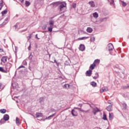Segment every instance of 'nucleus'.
I'll list each match as a JSON object with an SVG mask.
<instances>
[{"mask_svg":"<svg viewBox=\"0 0 129 129\" xmlns=\"http://www.w3.org/2000/svg\"><path fill=\"white\" fill-rule=\"evenodd\" d=\"M93 17L94 18H97L98 17V13L97 12H95L93 14Z\"/></svg>","mask_w":129,"mask_h":129,"instance_id":"c756f323","label":"nucleus"},{"mask_svg":"<svg viewBox=\"0 0 129 129\" xmlns=\"http://www.w3.org/2000/svg\"><path fill=\"white\" fill-rule=\"evenodd\" d=\"M36 116L37 118H39V117H42L43 116V113L37 112L36 114Z\"/></svg>","mask_w":129,"mask_h":129,"instance_id":"dca6fc26","label":"nucleus"},{"mask_svg":"<svg viewBox=\"0 0 129 129\" xmlns=\"http://www.w3.org/2000/svg\"><path fill=\"white\" fill-rule=\"evenodd\" d=\"M49 25L50 27H53V26H54V21L50 20H49Z\"/></svg>","mask_w":129,"mask_h":129,"instance_id":"7c9ffc66","label":"nucleus"},{"mask_svg":"<svg viewBox=\"0 0 129 129\" xmlns=\"http://www.w3.org/2000/svg\"><path fill=\"white\" fill-rule=\"evenodd\" d=\"M101 111L97 107H96L93 109L92 112L94 115H96L97 112H100Z\"/></svg>","mask_w":129,"mask_h":129,"instance_id":"39448f33","label":"nucleus"},{"mask_svg":"<svg viewBox=\"0 0 129 129\" xmlns=\"http://www.w3.org/2000/svg\"><path fill=\"white\" fill-rule=\"evenodd\" d=\"M21 68H25V66H20V67L17 69V70H19V69H21Z\"/></svg>","mask_w":129,"mask_h":129,"instance_id":"864d4df0","label":"nucleus"},{"mask_svg":"<svg viewBox=\"0 0 129 129\" xmlns=\"http://www.w3.org/2000/svg\"><path fill=\"white\" fill-rule=\"evenodd\" d=\"M31 45H32V43H30L28 47V51H31Z\"/></svg>","mask_w":129,"mask_h":129,"instance_id":"de8ad7c7","label":"nucleus"},{"mask_svg":"<svg viewBox=\"0 0 129 129\" xmlns=\"http://www.w3.org/2000/svg\"><path fill=\"white\" fill-rule=\"evenodd\" d=\"M107 91H108V88L107 87H103L100 90L101 93H102V92H107Z\"/></svg>","mask_w":129,"mask_h":129,"instance_id":"0eeeda50","label":"nucleus"},{"mask_svg":"<svg viewBox=\"0 0 129 129\" xmlns=\"http://www.w3.org/2000/svg\"><path fill=\"white\" fill-rule=\"evenodd\" d=\"M10 19V16H8L7 18H6L4 20V22L1 24L2 26H5V25H7V24L9 23V21Z\"/></svg>","mask_w":129,"mask_h":129,"instance_id":"423d86ee","label":"nucleus"},{"mask_svg":"<svg viewBox=\"0 0 129 129\" xmlns=\"http://www.w3.org/2000/svg\"><path fill=\"white\" fill-rule=\"evenodd\" d=\"M47 28V25H44L42 27V30H46V28Z\"/></svg>","mask_w":129,"mask_h":129,"instance_id":"09e8293b","label":"nucleus"},{"mask_svg":"<svg viewBox=\"0 0 129 129\" xmlns=\"http://www.w3.org/2000/svg\"><path fill=\"white\" fill-rule=\"evenodd\" d=\"M71 114L73 116H77V115H78V112H77V111L75 110L74 109L72 110Z\"/></svg>","mask_w":129,"mask_h":129,"instance_id":"1a4fd4ad","label":"nucleus"},{"mask_svg":"<svg viewBox=\"0 0 129 129\" xmlns=\"http://www.w3.org/2000/svg\"><path fill=\"white\" fill-rule=\"evenodd\" d=\"M61 1L53 2L51 5H53V6H59V4H61Z\"/></svg>","mask_w":129,"mask_h":129,"instance_id":"412c9836","label":"nucleus"},{"mask_svg":"<svg viewBox=\"0 0 129 129\" xmlns=\"http://www.w3.org/2000/svg\"><path fill=\"white\" fill-rule=\"evenodd\" d=\"M109 120H111V119H113V115H111L110 113L109 114Z\"/></svg>","mask_w":129,"mask_h":129,"instance_id":"473e14b6","label":"nucleus"},{"mask_svg":"<svg viewBox=\"0 0 129 129\" xmlns=\"http://www.w3.org/2000/svg\"><path fill=\"white\" fill-rule=\"evenodd\" d=\"M22 64H23L24 66L27 65V61L26 60H23Z\"/></svg>","mask_w":129,"mask_h":129,"instance_id":"603ef678","label":"nucleus"},{"mask_svg":"<svg viewBox=\"0 0 129 129\" xmlns=\"http://www.w3.org/2000/svg\"><path fill=\"white\" fill-rule=\"evenodd\" d=\"M27 30H28V29H26L20 31V33H23L24 32H26Z\"/></svg>","mask_w":129,"mask_h":129,"instance_id":"6e6d98bb","label":"nucleus"},{"mask_svg":"<svg viewBox=\"0 0 129 129\" xmlns=\"http://www.w3.org/2000/svg\"><path fill=\"white\" fill-rule=\"evenodd\" d=\"M24 0H19V2H21V4H23L24 3Z\"/></svg>","mask_w":129,"mask_h":129,"instance_id":"69168bd1","label":"nucleus"},{"mask_svg":"<svg viewBox=\"0 0 129 129\" xmlns=\"http://www.w3.org/2000/svg\"><path fill=\"white\" fill-rule=\"evenodd\" d=\"M93 29L91 27H88L87 29V32L88 33H92Z\"/></svg>","mask_w":129,"mask_h":129,"instance_id":"b1692460","label":"nucleus"},{"mask_svg":"<svg viewBox=\"0 0 129 129\" xmlns=\"http://www.w3.org/2000/svg\"><path fill=\"white\" fill-rule=\"evenodd\" d=\"M72 8H74V9H75V8H76V3H73L72 4Z\"/></svg>","mask_w":129,"mask_h":129,"instance_id":"8fccbe9b","label":"nucleus"},{"mask_svg":"<svg viewBox=\"0 0 129 129\" xmlns=\"http://www.w3.org/2000/svg\"><path fill=\"white\" fill-rule=\"evenodd\" d=\"M0 112L1 113L5 114L6 112H7V109H0Z\"/></svg>","mask_w":129,"mask_h":129,"instance_id":"bb28decb","label":"nucleus"},{"mask_svg":"<svg viewBox=\"0 0 129 129\" xmlns=\"http://www.w3.org/2000/svg\"><path fill=\"white\" fill-rule=\"evenodd\" d=\"M2 87H3V84L2 83H0V89H3L2 88Z\"/></svg>","mask_w":129,"mask_h":129,"instance_id":"680f3d73","label":"nucleus"},{"mask_svg":"<svg viewBox=\"0 0 129 129\" xmlns=\"http://www.w3.org/2000/svg\"><path fill=\"white\" fill-rule=\"evenodd\" d=\"M3 52H4V49L2 47H0V53H3Z\"/></svg>","mask_w":129,"mask_h":129,"instance_id":"4d7b16f0","label":"nucleus"},{"mask_svg":"<svg viewBox=\"0 0 129 129\" xmlns=\"http://www.w3.org/2000/svg\"><path fill=\"white\" fill-rule=\"evenodd\" d=\"M68 85V89H70V88H71V87H72V84L70 83V84H67Z\"/></svg>","mask_w":129,"mask_h":129,"instance_id":"4c0bfd02","label":"nucleus"},{"mask_svg":"<svg viewBox=\"0 0 129 129\" xmlns=\"http://www.w3.org/2000/svg\"><path fill=\"white\" fill-rule=\"evenodd\" d=\"M1 14L3 16V17H4L5 16V15L8 14V10L6 9L4 11H2L1 12Z\"/></svg>","mask_w":129,"mask_h":129,"instance_id":"5701e85b","label":"nucleus"},{"mask_svg":"<svg viewBox=\"0 0 129 129\" xmlns=\"http://www.w3.org/2000/svg\"><path fill=\"white\" fill-rule=\"evenodd\" d=\"M64 65L68 66V65H70V63H69V60H66L64 62Z\"/></svg>","mask_w":129,"mask_h":129,"instance_id":"ea45409f","label":"nucleus"},{"mask_svg":"<svg viewBox=\"0 0 129 129\" xmlns=\"http://www.w3.org/2000/svg\"><path fill=\"white\" fill-rule=\"evenodd\" d=\"M89 5L91 7V8H95V4H94V2L93 1H90L88 3Z\"/></svg>","mask_w":129,"mask_h":129,"instance_id":"2eb2a0df","label":"nucleus"},{"mask_svg":"<svg viewBox=\"0 0 129 129\" xmlns=\"http://www.w3.org/2000/svg\"><path fill=\"white\" fill-rule=\"evenodd\" d=\"M56 115V113H54L53 114H52V115L49 116V117H53V116H55Z\"/></svg>","mask_w":129,"mask_h":129,"instance_id":"5fc2aeb1","label":"nucleus"},{"mask_svg":"<svg viewBox=\"0 0 129 129\" xmlns=\"http://www.w3.org/2000/svg\"><path fill=\"white\" fill-rule=\"evenodd\" d=\"M89 38V37H83L78 38V40H86V39Z\"/></svg>","mask_w":129,"mask_h":129,"instance_id":"2f4dec72","label":"nucleus"},{"mask_svg":"<svg viewBox=\"0 0 129 129\" xmlns=\"http://www.w3.org/2000/svg\"><path fill=\"white\" fill-rule=\"evenodd\" d=\"M59 5H60V6L58 7V10L59 12H61L62 11H63V8H65V7L67 6V4L66 2H61V3Z\"/></svg>","mask_w":129,"mask_h":129,"instance_id":"f03ea898","label":"nucleus"},{"mask_svg":"<svg viewBox=\"0 0 129 129\" xmlns=\"http://www.w3.org/2000/svg\"><path fill=\"white\" fill-rule=\"evenodd\" d=\"M34 56L33 55H32V52H30V54L28 58H26V60H30V64H29V69L30 70V71H32L33 69H35L36 68V67L35 66V64H34V60H33V58Z\"/></svg>","mask_w":129,"mask_h":129,"instance_id":"f257e3e1","label":"nucleus"},{"mask_svg":"<svg viewBox=\"0 0 129 129\" xmlns=\"http://www.w3.org/2000/svg\"><path fill=\"white\" fill-rule=\"evenodd\" d=\"M63 88H64V89H68V85L67 84H65L63 86H62Z\"/></svg>","mask_w":129,"mask_h":129,"instance_id":"49530a36","label":"nucleus"},{"mask_svg":"<svg viewBox=\"0 0 129 129\" xmlns=\"http://www.w3.org/2000/svg\"><path fill=\"white\" fill-rule=\"evenodd\" d=\"M12 67L13 64H12V63L10 62H7L5 67L6 71H8V72H9V71H10V70L11 69V68H12Z\"/></svg>","mask_w":129,"mask_h":129,"instance_id":"20e7f679","label":"nucleus"},{"mask_svg":"<svg viewBox=\"0 0 129 129\" xmlns=\"http://www.w3.org/2000/svg\"><path fill=\"white\" fill-rule=\"evenodd\" d=\"M32 36H33V33L29 34V36L27 37L28 40H31L32 39Z\"/></svg>","mask_w":129,"mask_h":129,"instance_id":"a19ab883","label":"nucleus"},{"mask_svg":"<svg viewBox=\"0 0 129 129\" xmlns=\"http://www.w3.org/2000/svg\"><path fill=\"white\" fill-rule=\"evenodd\" d=\"M122 89H123L124 90L125 89H128L129 88V85L127 84L126 86L121 87Z\"/></svg>","mask_w":129,"mask_h":129,"instance_id":"cd10ccee","label":"nucleus"},{"mask_svg":"<svg viewBox=\"0 0 129 129\" xmlns=\"http://www.w3.org/2000/svg\"><path fill=\"white\" fill-rule=\"evenodd\" d=\"M3 119H4L5 121H8L9 119H10V116L8 114H6L4 115Z\"/></svg>","mask_w":129,"mask_h":129,"instance_id":"9b49d317","label":"nucleus"},{"mask_svg":"<svg viewBox=\"0 0 129 129\" xmlns=\"http://www.w3.org/2000/svg\"><path fill=\"white\" fill-rule=\"evenodd\" d=\"M121 104L123 107V109H124V110L126 109V106H127L126 103H123Z\"/></svg>","mask_w":129,"mask_h":129,"instance_id":"c85d7f7f","label":"nucleus"},{"mask_svg":"<svg viewBox=\"0 0 129 129\" xmlns=\"http://www.w3.org/2000/svg\"><path fill=\"white\" fill-rule=\"evenodd\" d=\"M108 103L109 104H111V101L108 100Z\"/></svg>","mask_w":129,"mask_h":129,"instance_id":"e2e57ef3","label":"nucleus"},{"mask_svg":"<svg viewBox=\"0 0 129 129\" xmlns=\"http://www.w3.org/2000/svg\"><path fill=\"white\" fill-rule=\"evenodd\" d=\"M79 49L80 51H85V45H84V44H81L80 45Z\"/></svg>","mask_w":129,"mask_h":129,"instance_id":"f8f14e48","label":"nucleus"},{"mask_svg":"<svg viewBox=\"0 0 129 129\" xmlns=\"http://www.w3.org/2000/svg\"><path fill=\"white\" fill-rule=\"evenodd\" d=\"M16 123L17 125H20V124H21V123H20V119L18 117L16 118Z\"/></svg>","mask_w":129,"mask_h":129,"instance_id":"4be33fe9","label":"nucleus"},{"mask_svg":"<svg viewBox=\"0 0 129 129\" xmlns=\"http://www.w3.org/2000/svg\"><path fill=\"white\" fill-rule=\"evenodd\" d=\"M45 119H51V117H50V116H49L48 117H46L45 118Z\"/></svg>","mask_w":129,"mask_h":129,"instance_id":"052dcab7","label":"nucleus"},{"mask_svg":"<svg viewBox=\"0 0 129 129\" xmlns=\"http://www.w3.org/2000/svg\"><path fill=\"white\" fill-rule=\"evenodd\" d=\"M79 108H78V107H74V109H79Z\"/></svg>","mask_w":129,"mask_h":129,"instance_id":"774afa93","label":"nucleus"},{"mask_svg":"<svg viewBox=\"0 0 129 129\" xmlns=\"http://www.w3.org/2000/svg\"><path fill=\"white\" fill-rule=\"evenodd\" d=\"M12 86L13 87V89H17L18 88L19 85H18V83H14L12 84Z\"/></svg>","mask_w":129,"mask_h":129,"instance_id":"4468645a","label":"nucleus"},{"mask_svg":"<svg viewBox=\"0 0 129 129\" xmlns=\"http://www.w3.org/2000/svg\"><path fill=\"white\" fill-rule=\"evenodd\" d=\"M6 123V121L3 119H1L0 120V124H4V123Z\"/></svg>","mask_w":129,"mask_h":129,"instance_id":"f704fd0d","label":"nucleus"},{"mask_svg":"<svg viewBox=\"0 0 129 129\" xmlns=\"http://www.w3.org/2000/svg\"><path fill=\"white\" fill-rule=\"evenodd\" d=\"M95 75H97V76H95L93 77V78L95 80V79H97V78H99V74H98V73H97V72L95 73Z\"/></svg>","mask_w":129,"mask_h":129,"instance_id":"393cba45","label":"nucleus"},{"mask_svg":"<svg viewBox=\"0 0 129 129\" xmlns=\"http://www.w3.org/2000/svg\"><path fill=\"white\" fill-rule=\"evenodd\" d=\"M48 32H50V33H51L52 31H53V27H48Z\"/></svg>","mask_w":129,"mask_h":129,"instance_id":"c03bdc74","label":"nucleus"},{"mask_svg":"<svg viewBox=\"0 0 129 129\" xmlns=\"http://www.w3.org/2000/svg\"><path fill=\"white\" fill-rule=\"evenodd\" d=\"M102 119H103V120H107V117L105 113H103Z\"/></svg>","mask_w":129,"mask_h":129,"instance_id":"a878e982","label":"nucleus"},{"mask_svg":"<svg viewBox=\"0 0 129 129\" xmlns=\"http://www.w3.org/2000/svg\"><path fill=\"white\" fill-rule=\"evenodd\" d=\"M110 5H113L114 6V0H112V1L110 3Z\"/></svg>","mask_w":129,"mask_h":129,"instance_id":"3c124183","label":"nucleus"},{"mask_svg":"<svg viewBox=\"0 0 129 129\" xmlns=\"http://www.w3.org/2000/svg\"><path fill=\"white\" fill-rule=\"evenodd\" d=\"M78 106L80 107H82V104H79Z\"/></svg>","mask_w":129,"mask_h":129,"instance_id":"0e129e2a","label":"nucleus"},{"mask_svg":"<svg viewBox=\"0 0 129 129\" xmlns=\"http://www.w3.org/2000/svg\"><path fill=\"white\" fill-rule=\"evenodd\" d=\"M92 75V70H89L86 71V76H88L89 77H90Z\"/></svg>","mask_w":129,"mask_h":129,"instance_id":"6e6552de","label":"nucleus"},{"mask_svg":"<svg viewBox=\"0 0 129 129\" xmlns=\"http://www.w3.org/2000/svg\"><path fill=\"white\" fill-rule=\"evenodd\" d=\"M3 3H4V1H2V3H0V10H2L4 7V4Z\"/></svg>","mask_w":129,"mask_h":129,"instance_id":"58836bf2","label":"nucleus"},{"mask_svg":"<svg viewBox=\"0 0 129 129\" xmlns=\"http://www.w3.org/2000/svg\"><path fill=\"white\" fill-rule=\"evenodd\" d=\"M106 109H107V110L108 111H112V104L106 107Z\"/></svg>","mask_w":129,"mask_h":129,"instance_id":"f3484780","label":"nucleus"},{"mask_svg":"<svg viewBox=\"0 0 129 129\" xmlns=\"http://www.w3.org/2000/svg\"><path fill=\"white\" fill-rule=\"evenodd\" d=\"M35 38H36V39H37V40H40V38H39L38 37V34H36V35H35Z\"/></svg>","mask_w":129,"mask_h":129,"instance_id":"bf43d9fd","label":"nucleus"},{"mask_svg":"<svg viewBox=\"0 0 129 129\" xmlns=\"http://www.w3.org/2000/svg\"><path fill=\"white\" fill-rule=\"evenodd\" d=\"M90 84L93 87H96V86H97V84L94 81L91 82Z\"/></svg>","mask_w":129,"mask_h":129,"instance_id":"6ab92c4d","label":"nucleus"},{"mask_svg":"<svg viewBox=\"0 0 129 129\" xmlns=\"http://www.w3.org/2000/svg\"><path fill=\"white\" fill-rule=\"evenodd\" d=\"M51 63H56V66H57V67H58L59 65H60V62H57V60H56V59H54V62H53V61H51Z\"/></svg>","mask_w":129,"mask_h":129,"instance_id":"e433bc0d","label":"nucleus"},{"mask_svg":"<svg viewBox=\"0 0 129 129\" xmlns=\"http://www.w3.org/2000/svg\"><path fill=\"white\" fill-rule=\"evenodd\" d=\"M79 110L80 111H82V112H85L86 113H87V112H88V111H89V110H87V111H85V110H82V109H81V108H79Z\"/></svg>","mask_w":129,"mask_h":129,"instance_id":"37998d69","label":"nucleus"},{"mask_svg":"<svg viewBox=\"0 0 129 129\" xmlns=\"http://www.w3.org/2000/svg\"><path fill=\"white\" fill-rule=\"evenodd\" d=\"M68 50H72V47H68Z\"/></svg>","mask_w":129,"mask_h":129,"instance_id":"338daca9","label":"nucleus"},{"mask_svg":"<svg viewBox=\"0 0 129 129\" xmlns=\"http://www.w3.org/2000/svg\"><path fill=\"white\" fill-rule=\"evenodd\" d=\"M19 23H17L16 24V25H14L13 26V29L15 31H19V30H20V28L18 27V25H19Z\"/></svg>","mask_w":129,"mask_h":129,"instance_id":"9d476101","label":"nucleus"},{"mask_svg":"<svg viewBox=\"0 0 129 129\" xmlns=\"http://www.w3.org/2000/svg\"><path fill=\"white\" fill-rule=\"evenodd\" d=\"M47 55H49V59H50V58H51V54H49V52L47 51V54H46V56H47Z\"/></svg>","mask_w":129,"mask_h":129,"instance_id":"13d9d810","label":"nucleus"},{"mask_svg":"<svg viewBox=\"0 0 129 129\" xmlns=\"http://www.w3.org/2000/svg\"><path fill=\"white\" fill-rule=\"evenodd\" d=\"M96 66V64L94 62H93V63L91 64V66H90V69H91V70H93V69L95 68Z\"/></svg>","mask_w":129,"mask_h":129,"instance_id":"aec40b11","label":"nucleus"},{"mask_svg":"<svg viewBox=\"0 0 129 129\" xmlns=\"http://www.w3.org/2000/svg\"><path fill=\"white\" fill-rule=\"evenodd\" d=\"M94 63L95 64L97 63V64H99V63H100V60L98 59H95L94 60Z\"/></svg>","mask_w":129,"mask_h":129,"instance_id":"c9c22d12","label":"nucleus"},{"mask_svg":"<svg viewBox=\"0 0 129 129\" xmlns=\"http://www.w3.org/2000/svg\"><path fill=\"white\" fill-rule=\"evenodd\" d=\"M0 72H2L3 73H8V71L4 69V68L0 67Z\"/></svg>","mask_w":129,"mask_h":129,"instance_id":"a211bd4d","label":"nucleus"},{"mask_svg":"<svg viewBox=\"0 0 129 129\" xmlns=\"http://www.w3.org/2000/svg\"><path fill=\"white\" fill-rule=\"evenodd\" d=\"M25 5V7H29L31 5V3L29 1H26Z\"/></svg>","mask_w":129,"mask_h":129,"instance_id":"72a5a7b5","label":"nucleus"},{"mask_svg":"<svg viewBox=\"0 0 129 129\" xmlns=\"http://www.w3.org/2000/svg\"><path fill=\"white\" fill-rule=\"evenodd\" d=\"M122 3V6L123 7H126V3L124 2V1H121Z\"/></svg>","mask_w":129,"mask_h":129,"instance_id":"a18cd8bd","label":"nucleus"},{"mask_svg":"<svg viewBox=\"0 0 129 129\" xmlns=\"http://www.w3.org/2000/svg\"><path fill=\"white\" fill-rule=\"evenodd\" d=\"M91 42H94L95 41V37H91L90 38Z\"/></svg>","mask_w":129,"mask_h":129,"instance_id":"79ce46f5","label":"nucleus"},{"mask_svg":"<svg viewBox=\"0 0 129 129\" xmlns=\"http://www.w3.org/2000/svg\"><path fill=\"white\" fill-rule=\"evenodd\" d=\"M114 48V47H113V44H112L111 43H110L108 44L106 49L107 51L110 52V51H112V50H113Z\"/></svg>","mask_w":129,"mask_h":129,"instance_id":"7ed1b4c3","label":"nucleus"},{"mask_svg":"<svg viewBox=\"0 0 129 129\" xmlns=\"http://www.w3.org/2000/svg\"><path fill=\"white\" fill-rule=\"evenodd\" d=\"M7 60H8V56H4L1 58V61L3 63H6Z\"/></svg>","mask_w":129,"mask_h":129,"instance_id":"ddd939ff","label":"nucleus"}]
</instances>
